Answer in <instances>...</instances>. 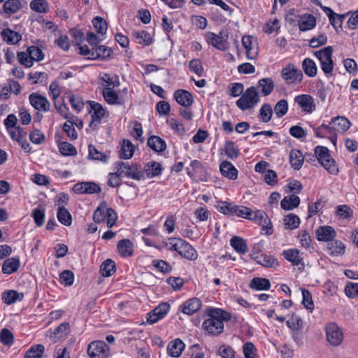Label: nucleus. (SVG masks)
Here are the masks:
<instances>
[{
  "instance_id": "f257e3e1",
  "label": "nucleus",
  "mask_w": 358,
  "mask_h": 358,
  "mask_svg": "<svg viewBox=\"0 0 358 358\" xmlns=\"http://www.w3.org/2000/svg\"><path fill=\"white\" fill-rule=\"evenodd\" d=\"M207 315L208 318L204 320L202 327L209 335H220L224 329L223 322L231 320V314L220 308H208Z\"/></svg>"
},
{
  "instance_id": "f03ea898",
  "label": "nucleus",
  "mask_w": 358,
  "mask_h": 358,
  "mask_svg": "<svg viewBox=\"0 0 358 358\" xmlns=\"http://www.w3.org/2000/svg\"><path fill=\"white\" fill-rule=\"evenodd\" d=\"M315 155L320 164L332 175H337L338 169L327 147L318 145L315 148Z\"/></svg>"
},
{
  "instance_id": "7ed1b4c3",
  "label": "nucleus",
  "mask_w": 358,
  "mask_h": 358,
  "mask_svg": "<svg viewBox=\"0 0 358 358\" xmlns=\"http://www.w3.org/2000/svg\"><path fill=\"white\" fill-rule=\"evenodd\" d=\"M260 101V98L254 86L247 88L241 96L236 101L237 107L241 110L253 108Z\"/></svg>"
},
{
  "instance_id": "20e7f679",
  "label": "nucleus",
  "mask_w": 358,
  "mask_h": 358,
  "mask_svg": "<svg viewBox=\"0 0 358 358\" xmlns=\"http://www.w3.org/2000/svg\"><path fill=\"white\" fill-rule=\"evenodd\" d=\"M332 55L333 48L331 46H327L313 52V55L320 62L321 69L326 75L331 73L334 68Z\"/></svg>"
},
{
  "instance_id": "39448f33",
  "label": "nucleus",
  "mask_w": 358,
  "mask_h": 358,
  "mask_svg": "<svg viewBox=\"0 0 358 358\" xmlns=\"http://www.w3.org/2000/svg\"><path fill=\"white\" fill-rule=\"evenodd\" d=\"M118 168L119 174H121L123 178H129L136 180H143V169L136 163L120 162Z\"/></svg>"
},
{
  "instance_id": "423d86ee",
  "label": "nucleus",
  "mask_w": 358,
  "mask_h": 358,
  "mask_svg": "<svg viewBox=\"0 0 358 358\" xmlns=\"http://www.w3.org/2000/svg\"><path fill=\"white\" fill-rule=\"evenodd\" d=\"M325 333L327 341L331 345L336 347L342 343L344 338L343 332L336 322L327 324Z\"/></svg>"
},
{
  "instance_id": "0eeeda50",
  "label": "nucleus",
  "mask_w": 358,
  "mask_h": 358,
  "mask_svg": "<svg viewBox=\"0 0 358 358\" xmlns=\"http://www.w3.org/2000/svg\"><path fill=\"white\" fill-rule=\"evenodd\" d=\"M109 347L101 341L90 343L87 348V354L90 358H106L109 355Z\"/></svg>"
},
{
  "instance_id": "6e6552de",
  "label": "nucleus",
  "mask_w": 358,
  "mask_h": 358,
  "mask_svg": "<svg viewBox=\"0 0 358 358\" xmlns=\"http://www.w3.org/2000/svg\"><path fill=\"white\" fill-rule=\"evenodd\" d=\"M281 77L287 84H294L301 81L303 74L295 65L289 64L282 69L281 71Z\"/></svg>"
},
{
  "instance_id": "1a4fd4ad",
  "label": "nucleus",
  "mask_w": 358,
  "mask_h": 358,
  "mask_svg": "<svg viewBox=\"0 0 358 358\" xmlns=\"http://www.w3.org/2000/svg\"><path fill=\"white\" fill-rule=\"evenodd\" d=\"M29 101L31 106L38 112L46 113L50 109V103L48 99L38 93L29 94Z\"/></svg>"
},
{
  "instance_id": "9d476101",
  "label": "nucleus",
  "mask_w": 358,
  "mask_h": 358,
  "mask_svg": "<svg viewBox=\"0 0 358 358\" xmlns=\"http://www.w3.org/2000/svg\"><path fill=\"white\" fill-rule=\"evenodd\" d=\"M250 253L249 256L258 264L266 267H275L278 265V260L273 256L260 253L259 250L255 249Z\"/></svg>"
},
{
  "instance_id": "9b49d317",
  "label": "nucleus",
  "mask_w": 358,
  "mask_h": 358,
  "mask_svg": "<svg viewBox=\"0 0 358 358\" xmlns=\"http://www.w3.org/2000/svg\"><path fill=\"white\" fill-rule=\"evenodd\" d=\"M252 213L251 217L249 218V220L258 222L259 224L262 226V230L264 231L266 234L270 235L273 234L271 220L264 211L260 210L255 211L252 210Z\"/></svg>"
},
{
  "instance_id": "f8f14e48",
  "label": "nucleus",
  "mask_w": 358,
  "mask_h": 358,
  "mask_svg": "<svg viewBox=\"0 0 358 358\" xmlns=\"http://www.w3.org/2000/svg\"><path fill=\"white\" fill-rule=\"evenodd\" d=\"M88 103L90 107V112L92 113L91 115L92 120L90 123V127L92 128L97 127L101 120L105 115L106 111L103 106L94 101H89Z\"/></svg>"
},
{
  "instance_id": "ddd939ff",
  "label": "nucleus",
  "mask_w": 358,
  "mask_h": 358,
  "mask_svg": "<svg viewBox=\"0 0 358 358\" xmlns=\"http://www.w3.org/2000/svg\"><path fill=\"white\" fill-rule=\"evenodd\" d=\"M294 101L307 114H310L315 110V100L309 94L298 95L294 98Z\"/></svg>"
},
{
  "instance_id": "4468645a",
  "label": "nucleus",
  "mask_w": 358,
  "mask_h": 358,
  "mask_svg": "<svg viewBox=\"0 0 358 358\" xmlns=\"http://www.w3.org/2000/svg\"><path fill=\"white\" fill-rule=\"evenodd\" d=\"M204 37L207 43L215 48L223 51L227 50V38L222 35L221 32L218 35L213 32L208 31L204 34Z\"/></svg>"
},
{
  "instance_id": "2eb2a0df",
  "label": "nucleus",
  "mask_w": 358,
  "mask_h": 358,
  "mask_svg": "<svg viewBox=\"0 0 358 358\" xmlns=\"http://www.w3.org/2000/svg\"><path fill=\"white\" fill-rule=\"evenodd\" d=\"M73 189L77 194H94L101 192V187L93 182H82L76 183Z\"/></svg>"
},
{
  "instance_id": "dca6fc26",
  "label": "nucleus",
  "mask_w": 358,
  "mask_h": 358,
  "mask_svg": "<svg viewBox=\"0 0 358 358\" xmlns=\"http://www.w3.org/2000/svg\"><path fill=\"white\" fill-rule=\"evenodd\" d=\"M176 101L180 106L188 108L194 103L192 94L185 90H177L173 93Z\"/></svg>"
},
{
  "instance_id": "f3484780",
  "label": "nucleus",
  "mask_w": 358,
  "mask_h": 358,
  "mask_svg": "<svg viewBox=\"0 0 358 358\" xmlns=\"http://www.w3.org/2000/svg\"><path fill=\"white\" fill-rule=\"evenodd\" d=\"M201 306V302L198 298H192L182 303L179 310L185 315H192L198 311Z\"/></svg>"
},
{
  "instance_id": "a211bd4d",
  "label": "nucleus",
  "mask_w": 358,
  "mask_h": 358,
  "mask_svg": "<svg viewBox=\"0 0 358 358\" xmlns=\"http://www.w3.org/2000/svg\"><path fill=\"white\" fill-rule=\"evenodd\" d=\"M336 234L334 229L331 226H321L315 231V235L319 241H331L335 238Z\"/></svg>"
},
{
  "instance_id": "6ab92c4d",
  "label": "nucleus",
  "mask_w": 358,
  "mask_h": 358,
  "mask_svg": "<svg viewBox=\"0 0 358 358\" xmlns=\"http://www.w3.org/2000/svg\"><path fill=\"white\" fill-rule=\"evenodd\" d=\"M143 171V180L145 179V176H146L148 178H153L162 174V167L159 163L152 161L145 164Z\"/></svg>"
},
{
  "instance_id": "aec40b11",
  "label": "nucleus",
  "mask_w": 358,
  "mask_h": 358,
  "mask_svg": "<svg viewBox=\"0 0 358 358\" xmlns=\"http://www.w3.org/2000/svg\"><path fill=\"white\" fill-rule=\"evenodd\" d=\"M283 255L286 260L290 262L294 266H303V253L296 248H290L283 251Z\"/></svg>"
},
{
  "instance_id": "412c9836",
  "label": "nucleus",
  "mask_w": 358,
  "mask_h": 358,
  "mask_svg": "<svg viewBox=\"0 0 358 358\" xmlns=\"http://www.w3.org/2000/svg\"><path fill=\"white\" fill-rule=\"evenodd\" d=\"M220 171L222 175L229 180H234L238 178V170L229 161H223L220 163Z\"/></svg>"
},
{
  "instance_id": "4be33fe9",
  "label": "nucleus",
  "mask_w": 358,
  "mask_h": 358,
  "mask_svg": "<svg viewBox=\"0 0 358 358\" xmlns=\"http://www.w3.org/2000/svg\"><path fill=\"white\" fill-rule=\"evenodd\" d=\"M131 36L136 43L148 46L154 41L151 34L145 30L133 31Z\"/></svg>"
},
{
  "instance_id": "5701e85b",
  "label": "nucleus",
  "mask_w": 358,
  "mask_h": 358,
  "mask_svg": "<svg viewBox=\"0 0 358 358\" xmlns=\"http://www.w3.org/2000/svg\"><path fill=\"white\" fill-rule=\"evenodd\" d=\"M333 124L332 129H334L335 134L344 133L351 126L350 122L343 116H338L331 120L330 124Z\"/></svg>"
},
{
  "instance_id": "b1692460",
  "label": "nucleus",
  "mask_w": 358,
  "mask_h": 358,
  "mask_svg": "<svg viewBox=\"0 0 358 358\" xmlns=\"http://www.w3.org/2000/svg\"><path fill=\"white\" fill-rule=\"evenodd\" d=\"M112 54L113 50L110 48L99 45L96 47H93L92 60H106L109 59Z\"/></svg>"
},
{
  "instance_id": "393cba45",
  "label": "nucleus",
  "mask_w": 358,
  "mask_h": 358,
  "mask_svg": "<svg viewBox=\"0 0 358 358\" xmlns=\"http://www.w3.org/2000/svg\"><path fill=\"white\" fill-rule=\"evenodd\" d=\"M185 347V343L180 338H176L169 343L167 346L168 354L172 357H178L182 354Z\"/></svg>"
},
{
  "instance_id": "a878e982",
  "label": "nucleus",
  "mask_w": 358,
  "mask_h": 358,
  "mask_svg": "<svg viewBox=\"0 0 358 358\" xmlns=\"http://www.w3.org/2000/svg\"><path fill=\"white\" fill-rule=\"evenodd\" d=\"M105 101L110 105H122L123 101L112 87H103L102 91Z\"/></svg>"
},
{
  "instance_id": "bb28decb",
  "label": "nucleus",
  "mask_w": 358,
  "mask_h": 358,
  "mask_svg": "<svg viewBox=\"0 0 358 358\" xmlns=\"http://www.w3.org/2000/svg\"><path fill=\"white\" fill-rule=\"evenodd\" d=\"M257 91L259 90L263 96L269 95L274 89V83L270 78L260 79L258 81Z\"/></svg>"
},
{
  "instance_id": "cd10ccee",
  "label": "nucleus",
  "mask_w": 358,
  "mask_h": 358,
  "mask_svg": "<svg viewBox=\"0 0 358 358\" xmlns=\"http://www.w3.org/2000/svg\"><path fill=\"white\" fill-rule=\"evenodd\" d=\"M135 151V146L127 139L123 140L119 155L121 159H128L133 157Z\"/></svg>"
},
{
  "instance_id": "c85d7f7f",
  "label": "nucleus",
  "mask_w": 358,
  "mask_h": 358,
  "mask_svg": "<svg viewBox=\"0 0 358 358\" xmlns=\"http://www.w3.org/2000/svg\"><path fill=\"white\" fill-rule=\"evenodd\" d=\"M303 155L298 149H292L289 153V162L295 170H299L303 164Z\"/></svg>"
},
{
  "instance_id": "c756f323",
  "label": "nucleus",
  "mask_w": 358,
  "mask_h": 358,
  "mask_svg": "<svg viewBox=\"0 0 358 358\" xmlns=\"http://www.w3.org/2000/svg\"><path fill=\"white\" fill-rule=\"evenodd\" d=\"M148 145L156 152H162L166 148L165 141L157 136H152L148 139Z\"/></svg>"
},
{
  "instance_id": "7c9ffc66",
  "label": "nucleus",
  "mask_w": 358,
  "mask_h": 358,
  "mask_svg": "<svg viewBox=\"0 0 358 358\" xmlns=\"http://www.w3.org/2000/svg\"><path fill=\"white\" fill-rule=\"evenodd\" d=\"M20 262L19 258L13 257L6 259L2 265V272L5 274H11L19 268Z\"/></svg>"
},
{
  "instance_id": "2f4dec72",
  "label": "nucleus",
  "mask_w": 358,
  "mask_h": 358,
  "mask_svg": "<svg viewBox=\"0 0 358 358\" xmlns=\"http://www.w3.org/2000/svg\"><path fill=\"white\" fill-rule=\"evenodd\" d=\"M299 29L301 31H306L313 29L316 25V20L313 15H305L299 22Z\"/></svg>"
},
{
  "instance_id": "473e14b6",
  "label": "nucleus",
  "mask_w": 358,
  "mask_h": 358,
  "mask_svg": "<svg viewBox=\"0 0 358 358\" xmlns=\"http://www.w3.org/2000/svg\"><path fill=\"white\" fill-rule=\"evenodd\" d=\"M300 203V199L295 194L285 196L281 201V208L286 210H291L296 208Z\"/></svg>"
},
{
  "instance_id": "72a5a7b5",
  "label": "nucleus",
  "mask_w": 358,
  "mask_h": 358,
  "mask_svg": "<svg viewBox=\"0 0 358 358\" xmlns=\"http://www.w3.org/2000/svg\"><path fill=\"white\" fill-rule=\"evenodd\" d=\"M302 69L306 76L313 78L317 75V67L310 58H305L302 62Z\"/></svg>"
},
{
  "instance_id": "f704fd0d",
  "label": "nucleus",
  "mask_w": 358,
  "mask_h": 358,
  "mask_svg": "<svg viewBox=\"0 0 358 358\" xmlns=\"http://www.w3.org/2000/svg\"><path fill=\"white\" fill-rule=\"evenodd\" d=\"M24 299V294L19 293L15 290H8L3 293L2 299L8 305L15 303L17 301H22Z\"/></svg>"
},
{
  "instance_id": "c9c22d12",
  "label": "nucleus",
  "mask_w": 358,
  "mask_h": 358,
  "mask_svg": "<svg viewBox=\"0 0 358 358\" xmlns=\"http://www.w3.org/2000/svg\"><path fill=\"white\" fill-rule=\"evenodd\" d=\"M116 271V266L114 261L108 259L100 266V273L103 277L111 276Z\"/></svg>"
},
{
  "instance_id": "e433bc0d",
  "label": "nucleus",
  "mask_w": 358,
  "mask_h": 358,
  "mask_svg": "<svg viewBox=\"0 0 358 358\" xmlns=\"http://www.w3.org/2000/svg\"><path fill=\"white\" fill-rule=\"evenodd\" d=\"M250 287L255 290H268L271 283L266 278H254L250 282Z\"/></svg>"
},
{
  "instance_id": "4c0bfd02",
  "label": "nucleus",
  "mask_w": 358,
  "mask_h": 358,
  "mask_svg": "<svg viewBox=\"0 0 358 358\" xmlns=\"http://www.w3.org/2000/svg\"><path fill=\"white\" fill-rule=\"evenodd\" d=\"M242 44L246 50V55L248 59H254L257 56V51L252 47V38L250 36H245L242 38Z\"/></svg>"
},
{
  "instance_id": "58836bf2",
  "label": "nucleus",
  "mask_w": 358,
  "mask_h": 358,
  "mask_svg": "<svg viewBox=\"0 0 358 358\" xmlns=\"http://www.w3.org/2000/svg\"><path fill=\"white\" fill-rule=\"evenodd\" d=\"M57 217L59 222L65 226H70L72 223L71 215L64 206L58 208Z\"/></svg>"
},
{
  "instance_id": "ea45409f",
  "label": "nucleus",
  "mask_w": 358,
  "mask_h": 358,
  "mask_svg": "<svg viewBox=\"0 0 358 358\" xmlns=\"http://www.w3.org/2000/svg\"><path fill=\"white\" fill-rule=\"evenodd\" d=\"M88 158L106 163L108 162V157L104 153L99 151L94 145L90 144L88 145Z\"/></svg>"
},
{
  "instance_id": "a19ab883",
  "label": "nucleus",
  "mask_w": 358,
  "mask_h": 358,
  "mask_svg": "<svg viewBox=\"0 0 358 358\" xmlns=\"http://www.w3.org/2000/svg\"><path fill=\"white\" fill-rule=\"evenodd\" d=\"M314 134L317 138H325L329 134H335L334 129L329 124H322L319 127H313Z\"/></svg>"
},
{
  "instance_id": "79ce46f5",
  "label": "nucleus",
  "mask_w": 358,
  "mask_h": 358,
  "mask_svg": "<svg viewBox=\"0 0 358 358\" xmlns=\"http://www.w3.org/2000/svg\"><path fill=\"white\" fill-rule=\"evenodd\" d=\"M224 153L228 158L235 159L240 155V150L234 141H229L224 144Z\"/></svg>"
},
{
  "instance_id": "37998d69",
  "label": "nucleus",
  "mask_w": 358,
  "mask_h": 358,
  "mask_svg": "<svg viewBox=\"0 0 358 358\" xmlns=\"http://www.w3.org/2000/svg\"><path fill=\"white\" fill-rule=\"evenodd\" d=\"M171 249H174L182 257L189 260H195L198 257V253L194 248H171Z\"/></svg>"
},
{
  "instance_id": "c03bdc74",
  "label": "nucleus",
  "mask_w": 358,
  "mask_h": 358,
  "mask_svg": "<svg viewBox=\"0 0 358 358\" xmlns=\"http://www.w3.org/2000/svg\"><path fill=\"white\" fill-rule=\"evenodd\" d=\"M283 223L286 229H295L299 226L300 219L296 215L289 213L284 217Z\"/></svg>"
},
{
  "instance_id": "a18cd8bd",
  "label": "nucleus",
  "mask_w": 358,
  "mask_h": 358,
  "mask_svg": "<svg viewBox=\"0 0 358 358\" xmlns=\"http://www.w3.org/2000/svg\"><path fill=\"white\" fill-rule=\"evenodd\" d=\"M1 36L5 41L12 44L18 43L22 38L20 34L9 29L3 30L1 32Z\"/></svg>"
},
{
  "instance_id": "49530a36",
  "label": "nucleus",
  "mask_w": 358,
  "mask_h": 358,
  "mask_svg": "<svg viewBox=\"0 0 358 358\" xmlns=\"http://www.w3.org/2000/svg\"><path fill=\"white\" fill-rule=\"evenodd\" d=\"M236 204L227 201H221L217 206V210L226 215H234Z\"/></svg>"
},
{
  "instance_id": "de8ad7c7",
  "label": "nucleus",
  "mask_w": 358,
  "mask_h": 358,
  "mask_svg": "<svg viewBox=\"0 0 358 358\" xmlns=\"http://www.w3.org/2000/svg\"><path fill=\"white\" fill-rule=\"evenodd\" d=\"M273 110L268 103H264L259 110V117L262 122H268L273 115Z\"/></svg>"
},
{
  "instance_id": "09e8293b",
  "label": "nucleus",
  "mask_w": 358,
  "mask_h": 358,
  "mask_svg": "<svg viewBox=\"0 0 358 358\" xmlns=\"http://www.w3.org/2000/svg\"><path fill=\"white\" fill-rule=\"evenodd\" d=\"M58 147L61 155L63 156H76L77 155L76 147L68 142H61Z\"/></svg>"
},
{
  "instance_id": "8fccbe9b",
  "label": "nucleus",
  "mask_w": 358,
  "mask_h": 358,
  "mask_svg": "<svg viewBox=\"0 0 358 358\" xmlns=\"http://www.w3.org/2000/svg\"><path fill=\"white\" fill-rule=\"evenodd\" d=\"M44 350L45 348L43 345H35L26 352L24 358H41Z\"/></svg>"
},
{
  "instance_id": "3c124183",
  "label": "nucleus",
  "mask_w": 358,
  "mask_h": 358,
  "mask_svg": "<svg viewBox=\"0 0 358 358\" xmlns=\"http://www.w3.org/2000/svg\"><path fill=\"white\" fill-rule=\"evenodd\" d=\"M152 264L158 271L164 274L170 273L173 269L169 263L162 259H154Z\"/></svg>"
},
{
  "instance_id": "603ef678",
  "label": "nucleus",
  "mask_w": 358,
  "mask_h": 358,
  "mask_svg": "<svg viewBox=\"0 0 358 358\" xmlns=\"http://www.w3.org/2000/svg\"><path fill=\"white\" fill-rule=\"evenodd\" d=\"M130 127V134L137 141L142 142L143 141V127L142 124L137 122L134 121L131 123Z\"/></svg>"
},
{
  "instance_id": "864d4df0",
  "label": "nucleus",
  "mask_w": 358,
  "mask_h": 358,
  "mask_svg": "<svg viewBox=\"0 0 358 358\" xmlns=\"http://www.w3.org/2000/svg\"><path fill=\"white\" fill-rule=\"evenodd\" d=\"M22 7L19 0H7L3 4L4 12L7 14H13L17 12Z\"/></svg>"
},
{
  "instance_id": "5fc2aeb1",
  "label": "nucleus",
  "mask_w": 358,
  "mask_h": 358,
  "mask_svg": "<svg viewBox=\"0 0 358 358\" xmlns=\"http://www.w3.org/2000/svg\"><path fill=\"white\" fill-rule=\"evenodd\" d=\"M108 208L105 203H101L95 210L93 215V220L96 223H101L105 222L106 217V213Z\"/></svg>"
},
{
  "instance_id": "6e6d98bb",
  "label": "nucleus",
  "mask_w": 358,
  "mask_h": 358,
  "mask_svg": "<svg viewBox=\"0 0 358 358\" xmlns=\"http://www.w3.org/2000/svg\"><path fill=\"white\" fill-rule=\"evenodd\" d=\"M30 8L37 13H45L48 10V3L45 0H32Z\"/></svg>"
},
{
  "instance_id": "4d7b16f0",
  "label": "nucleus",
  "mask_w": 358,
  "mask_h": 358,
  "mask_svg": "<svg viewBox=\"0 0 358 358\" xmlns=\"http://www.w3.org/2000/svg\"><path fill=\"white\" fill-rule=\"evenodd\" d=\"M277 117H282L288 110V102L286 99H280L278 101L273 108Z\"/></svg>"
},
{
  "instance_id": "13d9d810",
  "label": "nucleus",
  "mask_w": 358,
  "mask_h": 358,
  "mask_svg": "<svg viewBox=\"0 0 358 358\" xmlns=\"http://www.w3.org/2000/svg\"><path fill=\"white\" fill-rule=\"evenodd\" d=\"M286 324L292 330L297 331L303 328V320L298 315H292L286 322Z\"/></svg>"
},
{
  "instance_id": "bf43d9fd",
  "label": "nucleus",
  "mask_w": 358,
  "mask_h": 358,
  "mask_svg": "<svg viewBox=\"0 0 358 358\" xmlns=\"http://www.w3.org/2000/svg\"><path fill=\"white\" fill-rule=\"evenodd\" d=\"M93 26L99 34H105L107 31V23L101 17H96L92 20Z\"/></svg>"
},
{
  "instance_id": "052dcab7",
  "label": "nucleus",
  "mask_w": 358,
  "mask_h": 358,
  "mask_svg": "<svg viewBox=\"0 0 358 358\" xmlns=\"http://www.w3.org/2000/svg\"><path fill=\"white\" fill-rule=\"evenodd\" d=\"M59 281L61 284L65 286L73 285L74 281V274L70 270H64L59 274Z\"/></svg>"
},
{
  "instance_id": "680f3d73",
  "label": "nucleus",
  "mask_w": 358,
  "mask_h": 358,
  "mask_svg": "<svg viewBox=\"0 0 358 358\" xmlns=\"http://www.w3.org/2000/svg\"><path fill=\"white\" fill-rule=\"evenodd\" d=\"M27 50L34 62H39L43 59L44 55L38 47L31 45L28 47Z\"/></svg>"
},
{
  "instance_id": "e2e57ef3",
  "label": "nucleus",
  "mask_w": 358,
  "mask_h": 358,
  "mask_svg": "<svg viewBox=\"0 0 358 358\" xmlns=\"http://www.w3.org/2000/svg\"><path fill=\"white\" fill-rule=\"evenodd\" d=\"M336 215L342 219H348L352 216V210L347 205H340L336 207Z\"/></svg>"
},
{
  "instance_id": "0e129e2a",
  "label": "nucleus",
  "mask_w": 358,
  "mask_h": 358,
  "mask_svg": "<svg viewBox=\"0 0 358 358\" xmlns=\"http://www.w3.org/2000/svg\"><path fill=\"white\" fill-rule=\"evenodd\" d=\"M14 341L13 334L8 329H3L0 332V341L5 345H10Z\"/></svg>"
},
{
  "instance_id": "69168bd1",
  "label": "nucleus",
  "mask_w": 358,
  "mask_h": 358,
  "mask_svg": "<svg viewBox=\"0 0 358 358\" xmlns=\"http://www.w3.org/2000/svg\"><path fill=\"white\" fill-rule=\"evenodd\" d=\"M69 324L68 322H63L60 324L53 331L52 337L62 338L68 334L69 330Z\"/></svg>"
},
{
  "instance_id": "338daca9",
  "label": "nucleus",
  "mask_w": 358,
  "mask_h": 358,
  "mask_svg": "<svg viewBox=\"0 0 358 358\" xmlns=\"http://www.w3.org/2000/svg\"><path fill=\"white\" fill-rule=\"evenodd\" d=\"M28 78L34 84L42 83L47 80L48 74L45 72H31L29 73Z\"/></svg>"
},
{
  "instance_id": "774afa93",
  "label": "nucleus",
  "mask_w": 358,
  "mask_h": 358,
  "mask_svg": "<svg viewBox=\"0 0 358 358\" xmlns=\"http://www.w3.org/2000/svg\"><path fill=\"white\" fill-rule=\"evenodd\" d=\"M345 294L350 298H355L358 296V283L349 282L345 287Z\"/></svg>"
}]
</instances>
